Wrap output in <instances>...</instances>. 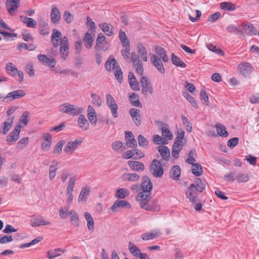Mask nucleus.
<instances>
[{"label":"nucleus","mask_w":259,"mask_h":259,"mask_svg":"<svg viewBox=\"0 0 259 259\" xmlns=\"http://www.w3.org/2000/svg\"><path fill=\"white\" fill-rule=\"evenodd\" d=\"M151 171L153 175L157 178H161L163 175L161 162L154 159L151 164Z\"/></svg>","instance_id":"1"},{"label":"nucleus","mask_w":259,"mask_h":259,"mask_svg":"<svg viewBox=\"0 0 259 259\" xmlns=\"http://www.w3.org/2000/svg\"><path fill=\"white\" fill-rule=\"evenodd\" d=\"M237 68L239 73L245 77H249L251 73L254 70V68L248 62L239 64Z\"/></svg>","instance_id":"2"},{"label":"nucleus","mask_w":259,"mask_h":259,"mask_svg":"<svg viewBox=\"0 0 259 259\" xmlns=\"http://www.w3.org/2000/svg\"><path fill=\"white\" fill-rule=\"evenodd\" d=\"M83 140L81 138H77L73 141L68 142L64 149L67 154H72L81 144Z\"/></svg>","instance_id":"3"},{"label":"nucleus","mask_w":259,"mask_h":259,"mask_svg":"<svg viewBox=\"0 0 259 259\" xmlns=\"http://www.w3.org/2000/svg\"><path fill=\"white\" fill-rule=\"evenodd\" d=\"M26 95L24 91L18 90L9 93L3 98V101L4 102H9L14 100L20 99Z\"/></svg>","instance_id":"4"},{"label":"nucleus","mask_w":259,"mask_h":259,"mask_svg":"<svg viewBox=\"0 0 259 259\" xmlns=\"http://www.w3.org/2000/svg\"><path fill=\"white\" fill-rule=\"evenodd\" d=\"M106 99L108 107L111 110L113 117L116 118L118 116V106L115 99L110 94H107Z\"/></svg>","instance_id":"5"},{"label":"nucleus","mask_w":259,"mask_h":259,"mask_svg":"<svg viewBox=\"0 0 259 259\" xmlns=\"http://www.w3.org/2000/svg\"><path fill=\"white\" fill-rule=\"evenodd\" d=\"M141 208L146 210L158 212L160 209V205L156 200H150L149 199L145 203L141 204Z\"/></svg>","instance_id":"6"},{"label":"nucleus","mask_w":259,"mask_h":259,"mask_svg":"<svg viewBox=\"0 0 259 259\" xmlns=\"http://www.w3.org/2000/svg\"><path fill=\"white\" fill-rule=\"evenodd\" d=\"M69 42L68 38L64 36L62 38L60 41V52L61 58L65 60L69 54Z\"/></svg>","instance_id":"7"},{"label":"nucleus","mask_w":259,"mask_h":259,"mask_svg":"<svg viewBox=\"0 0 259 259\" xmlns=\"http://www.w3.org/2000/svg\"><path fill=\"white\" fill-rule=\"evenodd\" d=\"M22 126L20 125L15 126L14 129L7 136L6 141L9 144L14 143L19 138Z\"/></svg>","instance_id":"8"},{"label":"nucleus","mask_w":259,"mask_h":259,"mask_svg":"<svg viewBox=\"0 0 259 259\" xmlns=\"http://www.w3.org/2000/svg\"><path fill=\"white\" fill-rule=\"evenodd\" d=\"M76 181V178L72 177L69 178L68 186L66 189V196H67V202L70 204L73 200V195L72 192L74 189Z\"/></svg>","instance_id":"9"},{"label":"nucleus","mask_w":259,"mask_h":259,"mask_svg":"<svg viewBox=\"0 0 259 259\" xmlns=\"http://www.w3.org/2000/svg\"><path fill=\"white\" fill-rule=\"evenodd\" d=\"M196 186L194 184H192L188 187L186 194L187 197L190 201L193 203L197 202V190Z\"/></svg>","instance_id":"10"},{"label":"nucleus","mask_w":259,"mask_h":259,"mask_svg":"<svg viewBox=\"0 0 259 259\" xmlns=\"http://www.w3.org/2000/svg\"><path fill=\"white\" fill-rule=\"evenodd\" d=\"M140 83L142 86V93L145 96H147L148 94L153 93V88L149 83L148 79L145 76H142L140 79Z\"/></svg>","instance_id":"11"},{"label":"nucleus","mask_w":259,"mask_h":259,"mask_svg":"<svg viewBox=\"0 0 259 259\" xmlns=\"http://www.w3.org/2000/svg\"><path fill=\"white\" fill-rule=\"evenodd\" d=\"M133 59L132 62L137 73L140 75H142L144 72L143 64L140 60L139 56L137 54H134Z\"/></svg>","instance_id":"12"},{"label":"nucleus","mask_w":259,"mask_h":259,"mask_svg":"<svg viewBox=\"0 0 259 259\" xmlns=\"http://www.w3.org/2000/svg\"><path fill=\"white\" fill-rule=\"evenodd\" d=\"M150 60L152 64L160 73L162 74H164L165 73V69L163 63L158 56L156 55H152Z\"/></svg>","instance_id":"13"},{"label":"nucleus","mask_w":259,"mask_h":259,"mask_svg":"<svg viewBox=\"0 0 259 259\" xmlns=\"http://www.w3.org/2000/svg\"><path fill=\"white\" fill-rule=\"evenodd\" d=\"M106 37L103 35V33H100L97 36L96 41V46L95 48L96 49L98 48L100 50L104 51H106L107 50L108 48L107 47L104 46V44H106L107 42L106 41Z\"/></svg>","instance_id":"14"},{"label":"nucleus","mask_w":259,"mask_h":259,"mask_svg":"<svg viewBox=\"0 0 259 259\" xmlns=\"http://www.w3.org/2000/svg\"><path fill=\"white\" fill-rule=\"evenodd\" d=\"M125 144L131 148H134L137 146V142L131 132H125Z\"/></svg>","instance_id":"15"},{"label":"nucleus","mask_w":259,"mask_h":259,"mask_svg":"<svg viewBox=\"0 0 259 259\" xmlns=\"http://www.w3.org/2000/svg\"><path fill=\"white\" fill-rule=\"evenodd\" d=\"M141 187L142 191L146 193H151L152 189V184L147 176H144L142 178Z\"/></svg>","instance_id":"16"},{"label":"nucleus","mask_w":259,"mask_h":259,"mask_svg":"<svg viewBox=\"0 0 259 259\" xmlns=\"http://www.w3.org/2000/svg\"><path fill=\"white\" fill-rule=\"evenodd\" d=\"M140 110L136 108H131L129 110V113L134 122L137 126H139L141 124V115L140 114Z\"/></svg>","instance_id":"17"},{"label":"nucleus","mask_w":259,"mask_h":259,"mask_svg":"<svg viewBox=\"0 0 259 259\" xmlns=\"http://www.w3.org/2000/svg\"><path fill=\"white\" fill-rule=\"evenodd\" d=\"M151 193H146L142 191L139 192L136 196V199L139 202V205L141 207V204L145 203L151 197Z\"/></svg>","instance_id":"18"},{"label":"nucleus","mask_w":259,"mask_h":259,"mask_svg":"<svg viewBox=\"0 0 259 259\" xmlns=\"http://www.w3.org/2000/svg\"><path fill=\"white\" fill-rule=\"evenodd\" d=\"M127 164L134 171H143L145 169L144 164L139 161H128Z\"/></svg>","instance_id":"19"},{"label":"nucleus","mask_w":259,"mask_h":259,"mask_svg":"<svg viewBox=\"0 0 259 259\" xmlns=\"http://www.w3.org/2000/svg\"><path fill=\"white\" fill-rule=\"evenodd\" d=\"M20 0H7L6 2L7 9L11 15L19 6Z\"/></svg>","instance_id":"20"},{"label":"nucleus","mask_w":259,"mask_h":259,"mask_svg":"<svg viewBox=\"0 0 259 259\" xmlns=\"http://www.w3.org/2000/svg\"><path fill=\"white\" fill-rule=\"evenodd\" d=\"M121 178L123 182H135L139 181L140 177L139 175L135 173H124L121 175Z\"/></svg>","instance_id":"21"},{"label":"nucleus","mask_w":259,"mask_h":259,"mask_svg":"<svg viewBox=\"0 0 259 259\" xmlns=\"http://www.w3.org/2000/svg\"><path fill=\"white\" fill-rule=\"evenodd\" d=\"M131 207L130 203L124 200H117L111 207L113 211H116L118 208Z\"/></svg>","instance_id":"22"},{"label":"nucleus","mask_w":259,"mask_h":259,"mask_svg":"<svg viewBox=\"0 0 259 259\" xmlns=\"http://www.w3.org/2000/svg\"><path fill=\"white\" fill-rule=\"evenodd\" d=\"M99 26L105 35L109 36L113 35V26L110 24L105 22L100 24Z\"/></svg>","instance_id":"23"},{"label":"nucleus","mask_w":259,"mask_h":259,"mask_svg":"<svg viewBox=\"0 0 259 259\" xmlns=\"http://www.w3.org/2000/svg\"><path fill=\"white\" fill-rule=\"evenodd\" d=\"M37 58L40 62L49 66L53 67L56 64V61L54 59L48 57L45 55H38Z\"/></svg>","instance_id":"24"},{"label":"nucleus","mask_w":259,"mask_h":259,"mask_svg":"<svg viewBox=\"0 0 259 259\" xmlns=\"http://www.w3.org/2000/svg\"><path fill=\"white\" fill-rule=\"evenodd\" d=\"M128 78L131 88L135 91H139L140 88L139 82L132 72L128 73Z\"/></svg>","instance_id":"25"},{"label":"nucleus","mask_w":259,"mask_h":259,"mask_svg":"<svg viewBox=\"0 0 259 259\" xmlns=\"http://www.w3.org/2000/svg\"><path fill=\"white\" fill-rule=\"evenodd\" d=\"M51 18L53 23H58L61 18V13L55 5H53L52 8Z\"/></svg>","instance_id":"26"},{"label":"nucleus","mask_w":259,"mask_h":259,"mask_svg":"<svg viewBox=\"0 0 259 259\" xmlns=\"http://www.w3.org/2000/svg\"><path fill=\"white\" fill-rule=\"evenodd\" d=\"M30 224L32 227H37L41 225H50L51 224V223L48 221L45 220L43 217H41L39 218H33L31 219Z\"/></svg>","instance_id":"27"},{"label":"nucleus","mask_w":259,"mask_h":259,"mask_svg":"<svg viewBox=\"0 0 259 259\" xmlns=\"http://www.w3.org/2000/svg\"><path fill=\"white\" fill-rule=\"evenodd\" d=\"M14 119V117L13 116L9 117L7 119L6 121L2 124L1 126L3 129V134L4 135H6L12 126Z\"/></svg>","instance_id":"28"},{"label":"nucleus","mask_w":259,"mask_h":259,"mask_svg":"<svg viewBox=\"0 0 259 259\" xmlns=\"http://www.w3.org/2000/svg\"><path fill=\"white\" fill-rule=\"evenodd\" d=\"M78 125L83 131H87L89 128V123L83 114H79L78 118Z\"/></svg>","instance_id":"29"},{"label":"nucleus","mask_w":259,"mask_h":259,"mask_svg":"<svg viewBox=\"0 0 259 259\" xmlns=\"http://www.w3.org/2000/svg\"><path fill=\"white\" fill-rule=\"evenodd\" d=\"M157 149L163 160L168 161L170 157V151L168 148L165 146H159Z\"/></svg>","instance_id":"30"},{"label":"nucleus","mask_w":259,"mask_h":259,"mask_svg":"<svg viewBox=\"0 0 259 259\" xmlns=\"http://www.w3.org/2000/svg\"><path fill=\"white\" fill-rule=\"evenodd\" d=\"M181 175V168L178 165L172 166L169 172L170 177L175 180H178Z\"/></svg>","instance_id":"31"},{"label":"nucleus","mask_w":259,"mask_h":259,"mask_svg":"<svg viewBox=\"0 0 259 259\" xmlns=\"http://www.w3.org/2000/svg\"><path fill=\"white\" fill-rule=\"evenodd\" d=\"M130 50L131 48L128 47L127 48H124V49L121 50V53L123 58L127 62H132L134 54H136V53L135 52H133L132 54H131L130 52Z\"/></svg>","instance_id":"32"},{"label":"nucleus","mask_w":259,"mask_h":259,"mask_svg":"<svg viewBox=\"0 0 259 259\" xmlns=\"http://www.w3.org/2000/svg\"><path fill=\"white\" fill-rule=\"evenodd\" d=\"M59 163L54 161L49 167V177L50 180H53L56 176L57 171L58 169Z\"/></svg>","instance_id":"33"},{"label":"nucleus","mask_w":259,"mask_h":259,"mask_svg":"<svg viewBox=\"0 0 259 259\" xmlns=\"http://www.w3.org/2000/svg\"><path fill=\"white\" fill-rule=\"evenodd\" d=\"M20 20L23 23H25L28 27L34 28H35L37 25V23L35 20L26 16H20Z\"/></svg>","instance_id":"34"},{"label":"nucleus","mask_w":259,"mask_h":259,"mask_svg":"<svg viewBox=\"0 0 259 259\" xmlns=\"http://www.w3.org/2000/svg\"><path fill=\"white\" fill-rule=\"evenodd\" d=\"M68 114L76 116L81 114L83 111L82 107H79L74 105L70 104L69 106Z\"/></svg>","instance_id":"35"},{"label":"nucleus","mask_w":259,"mask_h":259,"mask_svg":"<svg viewBox=\"0 0 259 259\" xmlns=\"http://www.w3.org/2000/svg\"><path fill=\"white\" fill-rule=\"evenodd\" d=\"M117 67H120L114 58H112L110 60H107L105 63V68L107 70L109 71H114L116 69V68Z\"/></svg>","instance_id":"36"},{"label":"nucleus","mask_w":259,"mask_h":259,"mask_svg":"<svg viewBox=\"0 0 259 259\" xmlns=\"http://www.w3.org/2000/svg\"><path fill=\"white\" fill-rule=\"evenodd\" d=\"M90 192L89 187H83L82 188L78 197V202H85Z\"/></svg>","instance_id":"37"},{"label":"nucleus","mask_w":259,"mask_h":259,"mask_svg":"<svg viewBox=\"0 0 259 259\" xmlns=\"http://www.w3.org/2000/svg\"><path fill=\"white\" fill-rule=\"evenodd\" d=\"M68 214L70 217V220L72 224L77 227H79L80 223L78 215L77 212L74 210H71L68 211Z\"/></svg>","instance_id":"38"},{"label":"nucleus","mask_w":259,"mask_h":259,"mask_svg":"<svg viewBox=\"0 0 259 259\" xmlns=\"http://www.w3.org/2000/svg\"><path fill=\"white\" fill-rule=\"evenodd\" d=\"M83 41L84 42V46L88 49L92 48L94 42V39L92 34L89 32L85 33L84 37L83 38Z\"/></svg>","instance_id":"39"},{"label":"nucleus","mask_w":259,"mask_h":259,"mask_svg":"<svg viewBox=\"0 0 259 259\" xmlns=\"http://www.w3.org/2000/svg\"><path fill=\"white\" fill-rule=\"evenodd\" d=\"M160 235L158 231H152L151 232H147L141 235V238L144 240H149L153 239Z\"/></svg>","instance_id":"40"},{"label":"nucleus","mask_w":259,"mask_h":259,"mask_svg":"<svg viewBox=\"0 0 259 259\" xmlns=\"http://www.w3.org/2000/svg\"><path fill=\"white\" fill-rule=\"evenodd\" d=\"M129 100L134 106L137 107H142V104L139 101V98L138 95L134 93L129 96Z\"/></svg>","instance_id":"41"},{"label":"nucleus","mask_w":259,"mask_h":259,"mask_svg":"<svg viewBox=\"0 0 259 259\" xmlns=\"http://www.w3.org/2000/svg\"><path fill=\"white\" fill-rule=\"evenodd\" d=\"M217 131L221 137L226 138L229 136L228 133L226 131V127L219 123H218L215 125Z\"/></svg>","instance_id":"42"},{"label":"nucleus","mask_w":259,"mask_h":259,"mask_svg":"<svg viewBox=\"0 0 259 259\" xmlns=\"http://www.w3.org/2000/svg\"><path fill=\"white\" fill-rule=\"evenodd\" d=\"M65 252V250L58 248L54 250H50L47 252V257L49 259H53L61 255V253Z\"/></svg>","instance_id":"43"},{"label":"nucleus","mask_w":259,"mask_h":259,"mask_svg":"<svg viewBox=\"0 0 259 259\" xmlns=\"http://www.w3.org/2000/svg\"><path fill=\"white\" fill-rule=\"evenodd\" d=\"M171 60L172 63L178 67H180L182 68L186 67V64L180 58L178 57L174 54H172L171 55Z\"/></svg>","instance_id":"44"},{"label":"nucleus","mask_w":259,"mask_h":259,"mask_svg":"<svg viewBox=\"0 0 259 259\" xmlns=\"http://www.w3.org/2000/svg\"><path fill=\"white\" fill-rule=\"evenodd\" d=\"M138 52L143 61L146 62L148 60L147 52L145 48L142 45H138Z\"/></svg>","instance_id":"45"},{"label":"nucleus","mask_w":259,"mask_h":259,"mask_svg":"<svg viewBox=\"0 0 259 259\" xmlns=\"http://www.w3.org/2000/svg\"><path fill=\"white\" fill-rule=\"evenodd\" d=\"M128 249L130 252L135 256H138L141 253L140 249L131 241L128 243Z\"/></svg>","instance_id":"46"},{"label":"nucleus","mask_w":259,"mask_h":259,"mask_svg":"<svg viewBox=\"0 0 259 259\" xmlns=\"http://www.w3.org/2000/svg\"><path fill=\"white\" fill-rule=\"evenodd\" d=\"M39 26L41 28L39 33L44 36L48 35L49 33V28L48 23L45 21H41L39 23Z\"/></svg>","instance_id":"47"},{"label":"nucleus","mask_w":259,"mask_h":259,"mask_svg":"<svg viewBox=\"0 0 259 259\" xmlns=\"http://www.w3.org/2000/svg\"><path fill=\"white\" fill-rule=\"evenodd\" d=\"M84 217L87 221V226L89 230L93 232L94 229V221L92 215L88 212H84Z\"/></svg>","instance_id":"48"},{"label":"nucleus","mask_w":259,"mask_h":259,"mask_svg":"<svg viewBox=\"0 0 259 259\" xmlns=\"http://www.w3.org/2000/svg\"><path fill=\"white\" fill-rule=\"evenodd\" d=\"M161 130L162 135L165 139L170 140L172 139V134L169 130L168 125H165L161 127Z\"/></svg>","instance_id":"49"},{"label":"nucleus","mask_w":259,"mask_h":259,"mask_svg":"<svg viewBox=\"0 0 259 259\" xmlns=\"http://www.w3.org/2000/svg\"><path fill=\"white\" fill-rule=\"evenodd\" d=\"M249 180V176L247 174L239 172L236 176V180L238 183H245Z\"/></svg>","instance_id":"50"},{"label":"nucleus","mask_w":259,"mask_h":259,"mask_svg":"<svg viewBox=\"0 0 259 259\" xmlns=\"http://www.w3.org/2000/svg\"><path fill=\"white\" fill-rule=\"evenodd\" d=\"M129 192L125 188H120L116 190L115 193V197L119 199H123L128 196Z\"/></svg>","instance_id":"51"},{"label":"nucleus","mask_w":259,"mask_h":259,"mask_svg":"<svg viewBox=\"0 0 259 259\" xmlns=\"http://www.w3.org/2000/svg\"><path fill=\"white\" fill-rule=\"evenodd\" d=\"M220 8L224 10L231 11L235 10L236 5L231 2H222L220 4Z\"/></svg>","instance_id":"52"},{"label":"nucleus","mask_w":259,"mask_h":259,"mask_svg":"<svg viewBox=\"0 0 259 259\" xmlns=\"http://www.w3.org/2000/svg\"><path fill=\"white\" fill-rule=\"evenodd\" d=\"M191 170L193 174L195 176H200L203 173L202 167L199 163L193 164Z\"/></svg>","instance_id":"53"},{"label":"nucleus","mask_w":259,"mask_h":259,"mask_svg":"<svg viewBox=\"0 0 259 259\" xmlns=\"http://www.w3.org/2000/svg\"><path fill=\"white\" fill-rule=\"evenodd\" d=\"M112 147L113 150L117 152H122L125 149L123 143L119 141H116L113 142Z\"/></svg>","instance_id":"54"},{"label":"nucleus","mask_w":259,"mask_h":259,"mask_svg":"<svg viewBox=\"0 0 259 259\" xmlns=\"http://www.w3.org/2000/svg\"><path fill=\"white\" fill-rule=\"evenodd\" d=\"M241 26L244 27L246 32L249 34H256V31L254 30L253 26L251 23H242Z\"/></svg>","instance_id":"55"},{"label":"nucleus","mask_w":259,"mask_h":259,"mask_svg":"<svg viewBox=\"0 0 259 259\" xmlns=\"http://www.w3.org/2000/svg\"><path fill=\"white\" fill-rule=\"evenodd\" d=\"M29 139L28 137L23 138L20 139L17 144L16 149L22 150L24 149L28 143Z\"/></svg>","instance_id":"56"},{"label":"nucleus","mask_w":259,"mask_h":259,"mask_svg":"<svg viewBox=\"0 0 259 259\" xmlns=\"http://www.w3.org/2000/svg\"><path fill=\"white\" fill-rule=\"evenodd\" d=\"M139 145L140 147L146 148L149 145L148 141L142 135H139L138 137Z\"/></svg>","instance_id":"57"},{"label":"nucleus","mask_w":259,"mask_h":259,"mask_svg":"<svg viewBox=\"0 0 259 259\" xmlns=\"http://www.w3.org/2000/svg\"><path fill=\"white\" fill-rule=\"evenodd\" d=\"M195 182L197 185L196 190L200 192H202L205 187V181L199 178H196L195 180Z\"/></svg>","instance_id":"58"},{"label":"nucleus","mask_w":259,"mask_h":259,"mask_svg":"<svg viewBox=\"0 0 259 259\" xmlns=\"http://www.w3.org/2000/svg\"><path fill=\"white\" fill-rule=\"evenodd\" d=\"M226 29L228 32L231 33L239 34L241 32V30L239 27L234 24H231L228 26Z\"/></svg>","instance_id":"59"},{"label":"nucleus","mask_w":259,"mask_h":259,"mask_svg":"<svg viewBox=\"0 0 259 259\" xmlns=\"http://www.w3.org/2000/svg\"><path fill=\"white\" fill-rule=\"evenodd\" d=\"M6 69L7 71L10 74L11 73V72L13 73V74H12V75L13 76L16 73V72L18 70V69L15 67V66L11 62H9L6 64Z\"/></svg>","instance_id":"60"},{"label":"nucleus","mask_w":259,"mask_h":259,"mask_svg":"<svg viewBox=\"0 0 259 259\" xmlns=\"http://www.w3.org/2000/svg\"><path fill=\"white\" fill-rule=\"evenodd\" d=\"M91 97L92 99L93 104L97 106L98 107L102 105V100L101 98L96 94H92Z\"/></svg>","instance_id":"61"},{"label":"nucleus","mask_w":259,"mask_h":259,"mask_svg":"<svg viewBox=\"0 0 259 259\" xmlns=\"http://www.w3.org/2000/svg\"><path fill=\"white\" fill-rule=\"evenodd\" d=\"M61 35L62 34L60 31L56 29H54L51 36V41H53V40H55L56 41H59L61 39Z\"/></svg>","instance_id":"62"},{"label":"nucleus","mask_w":259,"mask_h":259,"mask_svg":"<svg viewBox=\"0 0 259 259\" xmlns=\"http://www.w3.org/2000/svg\"><path fill=\"white\" fill-rule=\"evenodd\" d=\"M200 99L202 102L207 106H209L208 97L205 90H201L200 92Z\"/></svg>","instance_id":"63"},{"label":"nucleus","mask_w":259,"mask_h":259,"mask_svg":"<svg viewBox=\"0 0 259 259\" xmlns=\"http://www.w3.org/2000/svg\"><path fill=\"white\" fill-rule=\"evenodd\" d=\"M63 18L67 23H70L73 20V15L68 11L64 12L63 14Z\"/></svg>","instance_id":"64"}]
</instances>
